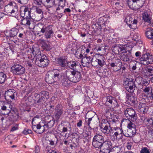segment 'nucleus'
I'll return each instance as SVG.
<instances>
[{
  "label": "nucleus",
  "mask_w": 153,
  "mask_h": 153,
  "mask_svg": "<svg viewBox=\"0 0 153 153\" xmlns=\"http://www.w3.org/2000/svg\"><path fill=\"white\" fill-rule=\"evenodd\" d=\"M122 122H126L127 123V127L128 128L133 129V128L136 129L134 124L133 121H131L128 119H123L122 120Z\"/></svg>",
  "instance_id": "29"
},
{
  "label": "nucleus",
  "mask_w": 153,
  "mask_h": 153,
  "mask_svg": "<svg viewBox=\"0 0 153 153\" xmlns=\"http://www.w3.org/2000/svg\"><path fill=\"white\" fill-rule=\"evenodd\" d=\"M6 74L3 72H0V84L4 83L7 78Z\"/></svg>",
  "instance_id": "39"
},
{
  "label": "nucleus",
  "mask_w": 153,
  "mask_h": 153,
  "mask_svg": "<svg viewBox=\"0 0 153 153\" xmlns=\"http://www.w3.org/2000/svg\"><path fill=\"white\" fill-rule=\"evenodd\" d=\"M65 56H62L58 59L59 66L66 68L68 61Z\"/></svg>",
  "instance_id": "22"
},
{
  "label": "nucleus",
  "mask_w": 153,
  "mask_h": 153,
  "mask_svg": "<svg viewBox=\"0 0 153 153\" xmlns=\"http://www.w3.org/2000/svg\"><path fill=\"white\" fill-rule=\"evenodd\" d=\"M34 3L39 5H40L42 2V1L41 0H34Z\"/></svg>",
  "instance_id": "63"
},
{
  "label": "nucleus",
  "mask_w": 153,
  "mask_h": 153,
  "mask_svg": "<svg viewBox=\"0 0 153 153\" xmlns=\"http://www.w3.org/2000/svg\"><path fill=\"white\" fill-rule=\"evenodd\" d=\"M19 31V30L16 28H13L7 32V36L10 38L15 37L16 36Z\"/></svg>",
  "instance_id": "25"
},
{
  "label": "nucleus",
  "mask_w": 153,
  "mask_h": 153,
  "mask_svg": "<svg viewBox=\"0 0 153 153\" xmlns=\"http://www.w3.org/2000/svg\"><path fill=\"white\" fill-rule=\"evenodd\" d=\"M17 95L16 92L13 89H10L7 91L5 94V98L6 100L12 99L15 100V96Z\"/></svg>",
  "instance_id": "17"
},
{
  "label": "nucleus",
  "mask_w": 153,
  "mask_h": 153,
  "mask_svg": "<svg viewBox=\"0 0 153 153\" xmlns=\"http://www.w3.org/2000/svg\"><path fill=\"white\" fill-rule=\"evenodd\" d=\"M16 4L14 2H10L4 7L5 11L8 14L10 12L11 10L16 6Z\"/></svg>",
  "instance_id": "24"
},
{
  "label": "nucleus",
  "mask_w": 153,
  "mask_h": 153,
  "mask_svg": "<svg viewBox=\"0 0 153 153\" xmlns=\"http://www.w3.org/2000/svg\"><path fill=\"white\" fill-rule=\"evenodd\" d=\"M104 139L103 137L100 134H97L94 135L93 139V141H103Z\"/></svg>",
  "instance_id": "38"
},
{
  "label": "nucleus",
  "mask_w": 153,
  "mask_h": 153,
  "mask_svg": "<svg viewBox=\"0 0 153 153\" xmlns=\"http://www.w3.org/2000/svg\"><path fill=\"white\" fill-rule=\"evenodd\" d=\"M55 0H41L42 1L46 2L48 4H49V5L50 7L53 6L55 4Z\"/></svg>",
  "instance_id": "46"
},
{
  "label": "nucleus",
  "mask_w": 153,
  "mask_h": 153,
  "mask_svg": "<svg viewBox=\"0 0 153 153\" xmlns=\"http://www.w3.org/2000/svg\"><path fill=\"white\" fill-rule=\"evenodd\" d=\"M65 0H59V6L63 8L65 5Z\"/></svg>",
  "instance_id": "55"
},
{
  "label": "nucleus",
  "mask_w": 153,
  "mask_h": 153,
  "mask_svg": "<svg viewBox=\"0 0 153 153\" xmlns=\"http://www.w3.org/2000/svg\"><path fill=\"white\" fill-rule=\"evenodd\" d=\"M125 115L126 117L131 119L132 121L134 122L137 119V116L134 110L132 108H128L124 111Z\"/></svg>",
  "instance_id": "12"
},
{
  "label": "nucleus",
  "mask_w": 153,
  "mask_h": 153,
  "mask_svg": "<svg viewBox=\"0 0 153 153\" xmlns=\"http://www.w3.org/2000/svg\"><path fill=\"white\" fill-rule=\"evenodd\" d=\"M5 111L4 115H8L10 113H13L16 111V109L13 108L10 104L4 101L0 102V110Z\"/></svg>",
  "instance_id": "5"
},
{
  "label": "nucleus",
  "mask_w": 153,
  "mask_h": 153,
  "mask_svg": "<svg viewBox=\"0 0 153 153\" xmlns=\"http://www.w3.org/2000/svg\"><path fill=\"white\" fill-rule=\"evenodd\" d=\"M32 128L33 130L38 134H42L45 130L44 125L41 126L40 124L36 125L33 124V120L32 121Z\"/></svg>",
  "instance_id": "19"
},
{
  "label": "nucleus",
  "mask_w": 153,
  "mask_h": 153,
  "mask_svg": "<svg viewBox=\"0 0 153 153\" xmlns=\"http://www.w3.org/2000/svg\"><path fill=\"white\" fill-rule=\"evenodd\" d=\"M142 16L143 20L144 22L150 24L151 23V17L147 12H145L143 13Z\"/></svg>",
  "instance_id": "33"
},
{
  "label": "nucleus",
  "mask_w": 153,
  "mask_h": 153,
  "mask_svg": "<svg viewBox=\"0 0 153 153\" xmlns=\"http://www.w3.org/2000/svg\"><path fill=\"white\" fill-rule=\"evenodd\" d=\"M140 152V153H150L149 151L146 147L142 148Z\"/></svg>",
  "instance_id": "56"
},
{
  "label": "nucleus",
  "mask_w": 153,
  "mask_h": 153,
  "mask_svg": "<svg viewBox=\"0 0 153 153\" xmlns=\"http://www.w3.org/2000/svg\"><path fill=\"white\" fill-rule=\"evenodd\" d=\"M93 59V58L90 56H85L82 59L81 61L82 65L86 67L89 65L90 63H91L92 66H96L94 62L92 61Z\"/></svg>",
  "instance_id": "16"
},
{
  "label": "nucleus",
  "mask_w": 153,
  "mask_h": 153,
  "mask_svg": "<svg viewBox=\"0 0 153 153\" xmlns=\"http://www.w3.org/2000/svg\"><path fill=\"white\" fill-rule=\"evenodd\" d=\"M146 75L148 76H152L153 75V67L148 66L146 68Z\"/></svg>",
  "instance_id": "36"
},
{
  "label": "nucleus",
  "mask_w": 153,
  "mask_h": 153,
  "mask_svg": "<svg viewBox=\"0 0 153 153\" xmlns=\"http://www.w3.org/2000/svg\"><path fill=\"white\" fill-rule=\"evenodd\" d=\"M122 134H123V131L122 129L119 128H117V132H116L114 136L116 137L117 138H118V136L120 135L122 136Z\"/></svg>",
  "instance_id": "44"
},
{
  "label": "nucleus",
  "mask_w": 153,
  "mask_h": 153,
  "mask_svg": "<svg viewBox=\"0 0 153 153\" xmlns=\"http://www.w3.org/2000/svg\"><path fill=\"white\" fill-rule=\"evenodd\" d=\"M11 71L16 75H20L24 74L25 71V68L18 64H14L11 68Z\"/></svg>",
  "instance_id": "6"
},
{
  "label": "nucleus",
  "mask_w": 153,
  "mask_h": 153,
  "mask_svg": "<svg viewBox=\"0 0 153 153\" xmlns=\"http://www.w3.org/2000/svg\"><path fill=\"white\" fill-rule=\"evenodd\" d=\"M33 10V7L30 8L25 6L23 7L20 9V15L22 17L31 18Z\"/></svg>",
  "instance_id": "10"
},
{
  "label": "nucleus",
  "mask_w": 153,
  "mask_h": 153,
  "mask_svg": "<svg viewBox=\"0 0 153 153\" xmlns=\"http://www.w3.org/2000/svg\"><path fill=\"white\" fill-rule=\"evenodd\" d=\"M125 21L127 24L131 29H134L136 27L137 20L130 16H127Z\"/></svg>",
  "instance_id": "15"
},
{
  "label": "nucleus",
  "mask_w": 153,
  "mask_h": 153,
  "mask_svg": "<svg viewBox=\"0 0 153 153\" xmlns=\"http://www.w3.org/2000/svg\"><path fill=\"white\" fill-rule=\"evenodd\" d=\"M70 82L71 81H70L68 79H66L65 80H63L62 85L65 87H68L69 86Z\"/></svg>",
  "instance_id": "49"
},
{
  "label": "nucleus",
  "mask_w": 153,
  "mask_h": 153,
  "mask_svg": "<svg viewBox=\"0 0 153 153\" xmlns=\"http://www.w3.org/2000/svg\"><path fill=\"white\" fill-rule=\"evenodd\" d=\"M42 48L44 50L46 51H49L51 49L50 45L48 44L45 42L42 45Z\"/></svg>",
  "instance_id": "42"
},
{
  "label": "nucleus",
  "mask_w": 153,
  "mask_h": 153,
  "mask_svg": "<svg viewBox=\"0 0 153 153\" xmlns=\"http://www.w3.org/2000/svg\"><path fill=\"white\" fill-rule=\"evenodd\" d=\"M146 37L149 39L153 40V29L152 28H148L146 32Z\"/></svg>",
  "instance_id": "32"
},
{
  "label": "nucleus",
  "mask_w": 153,
  "mask_h": 153,
  "mask_svg": "<svg viewBox=\"0 0 153 153\" xmlns=\"http://www.w3.org/2000/svg\"><path fill=\"white\" fill-rule=\"evenodd\" d=\"M52 26H43L41 29L40 32L45 33V36L47 39L50 38L53 34V32L51 28Z\"/></svg>",
  "instance_id": "13"
},
{
  "label": "nucleus",
  "mask_w": 153,
  "mask_h": 153,
  "mask_svg": "<svg viewBox=\"0 0 153 153\" xmlns=\"http://www.w3.org/2000/svg\"><path fill=\"white\" fill-rule=\"evenodd\" d=\"M105 22L104 21L102 17H101L98 19V24L100 27H103L105 26Z\"/></svg>",
  "instance_id": "47"
},
{
  "label": "nucleus",
  "mask_w": 153,
  "mask_h": 153,
  "mask_svg": "<svg viewBox=\"0 0 153 153\" xmlns=\"http://www.w3.org/2000/svg\"><path fill=\"white\" fill-rule=\"evenodd\" d=\"M150 91H151V93H152V95H153V94H152V88L151 87H146L143 89V91L144 92H145V93H147V94H148V93Z\"/></svg>",
  "instance_id": "54"
},
{
  "label": "nucleus",
  "mask_w": 153,
  "mask_h": 153,
  "mask_svg": "<svg viewBox=\"0 0 153 153\" xmlns=\"http://www.w3.org/2000/svg\"><path fill=\"white\" fill-rule=\"evenodd\" d=\"M18 7L16 5L12 10H11V11L8 14L13 17H15L18 14Z\"/></svg>",
  "instance_id": "40"
},
{
  "label": "nucleus",
  "mask_w": 153,
  "mask_h": 153,
  "mask_svg": "<svg viewBox=\"0 0 153 153\" xmlns=\"http://www.w3.org/2000/svg\"><path fill=\"white\" fill-rule=\"evenodd\" d=\"M18 125H16L15 126L13 127L11 129V131H13L18 129Z\"/></svg>",
  "instance_id": "64"
},
{
  "label": "nucleus",
  "mask_w": 153,
  "mask_h": 153,
  "mask_svg": "<svg viewBox=\"0 0 153 153\" xmlns=\"http://www.w3.org/2000/svg\"><path fill=\"white\" fill-rule=\"evenodd\" d=\"M80 65L78 63H76L74 61L71 60L70 61H68L67 64V65L66 67V68H70L72 71H74L76 70H77V68L78 67H80Z\"/></svg>",
  "instance_id": "20"
},
{
  "label": "nucleus",
  "mask_w": 153,
  "mask_h": 153,
  "mask_svg": "<svg viewBox=\"0 0 153 153\" xmlns=\"http://www.w3.org/2000/svg\"><path fill=\"white\" fill-rule=\"evenodd\" d=\"M145 1H136L128 0V4L130 8L136 10L140 9L143 7Z\"/></svg>",
  "instance_id": "9"
},
{
  "label": "nucleus",
  "mask_w": 153,
  "mask_h": 153,
  "mask_svg": "<svg viewBox=\"0 0 153 153\" xmlns=\"http://www.w3.org/2000/svg\"><path fill=\"white\" fill-rule=\"evenodd\" d=\"M132 145V143H127L126 147L128 149H130Z\"/></svg>",
  "instance_id": "61"
},
{
  "label": "nucleus",
  "mask_w": 153,
  "mask_h": 153,
  "mask_svg": "<svg viewBox=\"0 0 153 153\" xmlns=\"http://www.w3.org/2000/svg\"><path fill=\"white\" fill-rule=\"evenodd\" d=\"M105 104L109 106L113 107H115L118 105L116 98L111 96L107 97Z\"/></svg>",
  "instance_id": "18"
},
{
  "label": "nucleus",
  "mask_w": 153,
  "mask_h": 153,
  "mask_svg": "<svg viewBox=\"0 0 153 153\" xmlns=\"http://www.w3.org/2000/svg\"><path fill=\"white\" fill-rule=\"evenodd\" d=\"M136 133V129H133L128 128L123 131V134L126 137H132Z\"/></svg>",
  "instance_id": "23"
},
{
  "label": "nucleus",
  "mask_w": 153,
  "mask_h": 153,
  "mask_svg": "<svg viewBox=\"0 0 153 153\" xmlns=\"http://www.w3.org/2000/svg\"><path fill=\"white\" fill-rule=\"evenodd\" d=\"M32 130L28 128H25L22 131V133L25 135L28 134H32Z\"/></svg>",
  "instance_id": "52"
},
{
  "label": "nucleus",
  "mask_w": 153,
  "mask_h": 153,
  "mask_svg": "<svg viewBox=\"0 0 153 153\" xmlns=\"http://www.w3.org/2000/svg\"><path fill=\"white\" fill-rule=\"evenodd\" d=\"M48 96V92L45 91H42L39 94L37 93L34 94V100L37 103L42 102L43 101H44V99H47L49 98Z\"/></svg>",
  "instance_id": "8"
},
{
  "label": "nucleus",
  "mask_w": 153,
  "mask_h": 153,
  "mask_svg": "<svg viewBox=\"0 0 153 153\" xmlns=\"http://www.w3.org/2000/svg\"><path fill=\"white\" fill-rule=\"evenodd\" d=\"M66 75L69 80L74 83L78 82L81 79V74L77 70L74 71L68 70L66 71Z\"/></svg>",
  "instance_id": "3"
},
{
  "label": "nucleus",
  "mask_w": 153,
  "mask_h": 153,
  "mask_svg": "<svg viewBox=\"0 0 153 153\" xmlns=\"http://www.w3.org/2000/svg\"><path fill=\"white\" fill-rule=\"evenodd\" d=\"M111 142L108 140H103L102 142L100 151L104 153H109V150L112 148Z\"/></svg>",
  "instance_id": "14"
},
{
  "label": "nucleus",
  "mask_w": 153,
  "mask_h": 153,
  "mask_svg": "<svg viewBox=\"0 0 153 153\" xmlns=\"http://www.w3.org/2000/svg\"><path fill=\"white\" fill-rule=\"evenodd\" d=\"M54 120H51L47 124L44 125L45 130L47 131L48 128H50L53 126L54 124Z\"/></svg>",
  "instance_id": "35"
},
{
  "label": "nucleus",
  "mask_w": 153,
  "mask_h": 153,
  "mask_svg": "<svg viewBox=\"0 0 153 153\" xmlns=\"http://www.w3.org/2000/svg\"><path fill=\"white\" fill-rule=\"evenodd\" d=\"M115 64L118 66V68H114V71H117L120 69L121 66H122V63L121 60L120 59H116L114 62Z\"/></svg>",
  "instance_id": "37"
},
{
  "label": "nucleus",
  "mask_w": 153,
  "mask_h": 153,
  "mask_svg": "<svg viewBox=\"0 0 153 153\" xmlns=\"http://www.w3.org/2000/svg\"><path fill=\"white\" fill-rule=\"evenodd\" d=\"M112 50L115 54H118L123 51V47L121 45L120 46L116 45L113 48Z\"/></svg>",
  "instance_id": "31"
},
{
  "label": "nucleus",
  "mask_w": 153,
  "mask_h": 153,
  "mask_svg": "<svg viewBox=\"0 0 153 153\" xmlns=\"http://www.w3.org/2000/svg\"><path fill=\"white\" fill-rule=\"evenodd\" d=\"M49 61L45 55L39 54L37 56L35 61V64L40 67L44 68L49 64Z\"/></svg>",
  "instance_id": "4"
},
{
  "label": "nucleus",
  "mask_w": 153,
  "mask_h": 153,
  "mask_svg": "<svg viewBox=\"0 0 153 153\" xmlns=\"http://www.w3.org/2000/svg\"><path fill=\"white\" fill-rule=\"evenodd\" d=\"M102 142L100 141H93L92 145L94 147L100 149Z\"/></svg>",
  "instance_id": "41"
},
{
  "label": "nucleus",
  "mask_w": 153,
  "mask_h": 153,
  "mask_svg": "<svg viewBox=\"0 0 153 153\" xmlns=\"http://www.w3.org/2000/svg\"><path fill=\"white\" fill-rule=\"evenodd\" d=\"M123 55L121 56L122 59L125 62H128L132 60V57L131 55L129 53H128L127 52H123Z\"/></svg>",
  "instance_id": "27"
},
{
  "label": "nucleus",
  "mask_w": 153,
  "mask_h": 153,
  "mask_svg": "<svg viewBox=\"0 0 153 153\" xmlns=\"http://www.w3.org/2000/svg\"><path fill=\"white\" fill-rule=\"evenodd\" d=\"M140 78H137L134 80L132 78H127L124 81V85L126 90L130 93H132L134 92L135 87L138 89L142 88V85L141 83H139L138 85L135 84V82H138L140 79Z\"/></svg>",
  "instance_id": "1"
},
{
  "label": "nucleus",
  "mask_w": 153,
  "mask_h": 153,
  "mask_svg": "<svg viewBox=\"0 0 153 153\" xmlns=\"http://www.w3.org/2000/svg\"><path fill=\"white\" fill-rule=\"evenodd\" d=\"M110 111V110H109L107 111L105 114V115L108 118L112 119L113 117V114H111Z\"/></svg>",
  "instance_id": "48"
},
{
  "label": "nucleus",
  "mask_w": 153,
  "mask_h": 153,
  "mask_svg": "<svg viewBox=\"0 0 153 153\" xmlns=\"http://www.w3.org/2000/svg\"><path fill=\"white\" fill-rule=\"evenodd\" d=\"M132 47L131 46H126V47H123V52H127L128 53H129L131 54V51Z\"/></svg>",
  "instance_id": "45"
},
{
  "label": "nucleus",
  "mask_w": 153,
  "mask_h": 153,
  "mask_svg": "<svg viewBox=\"0 0 153 153\" xmlns=\"http://www.w3.org/2000/svg\"><path fill=\"white\" fill-rule=\"evenodd\" d=\"M109 64H110V66L113 68V70L114 68H118V66L116 64H115L114 62L110 63Z\"/></svg>",
  "instance_id": "58"
},
{
  "label": "nucleus",
  "mask_w": 153,
  "mask_h": 153,
  "mask_svg": "<svg viewBox=\"0 0 153 153\" xmlns=\"http://www.w3.org/2000/svg\"><path fill=\"white\" fill-rule=\"evenodd\" d=\"M40 152L39 147L38 146H36L35 147L34 152L33 153H39Z\"/></svg>",
  "instance_id": "62"
},
{
  "label": "nucleus",
  "mask_w": 153,
  "mask_h": 153,
  "mask_svg": "<svg viewBox=\"0 0 153 153\" xmlns=\"http://www.w3.org/2000/svg\"><path fill=\"white\" fill-rule=\"evenodd\" d=\"M57 76V70L55 69L48 71L46 74L45 79L46 82L48 83L52 84L55 85L56 88L57 82L55 81L56 77Z\"/></svg>",
  "instance_id": "2"
},
{
  "label": "nucleus",
  "mask_w": 153,
  "mask_h": 153,
  "mask_svg": "<svg viewBox=\"0 0 153 153\" xmlns=\"http://www.w3.org/2000/svg\"><path fill=\"white\" fill-rule=\"evenodd\" d=\"M103 47H100V46H97L96 47L95 49L97 51H101L102 50L105 49V48H103Z\"/></svg>",
  "instance_id": "59"
},
{
  "label": "nucleus",
  "mask_w": 153,
  "mask_h": 153,
  "mask_svg": "<svg viewBox=\"0 0 153 153\" xmlns=\"http://www.w3.org/2000/svg\"><path fill=\"white\" fill-rule=\"evenodd\" d=\"M9 38V39L10 41L15 44H16L19 42V39L17 38L16 36L15 37H13Z\"/></svg>",
  "instance_id": "51"
},
{
  "label": "nucleus",
  "mask_w": 153,
  "mask_h": 153,
  "mask_svg": "<svg viewBox=\"0 0 153 153\" xmlns=\"http://www.w3.org/2000/svg\"><path fill=\"white\" fill-rule=\"evenodd\" d=\"M29 51L30 52V53H32L33 55L36 54V52L35 51V50L33 47L32 48H30Z\"/></svg>",
  "instance_id": "60"
},
{
  "label": "nucleus",
  "mask_w": 153,
  "mask_h": 153,
  "mask_svg": "<svg viewBox=\"0 0 153 153\" xmlns=\"http://www.w3.org/2000/svg\"><path fill=\"white\" fill-rule=\"evenodd\" d=\"M140 60L141 64L147 65L153 62V56L147 53L143 55Z\"/></svg>",
  "instance_id": "11"
},
{
  "label": "nucleus",
  "mask_w": 153,
  "mask_h": 153,
  "mask_svg": "<svg viewBox=\"0 0 153 153\" xmlns=\"http://www.w3.org/2000/svg\"><path fill=\"white\" fill-rule=\"evenodd\" d=\"M31 18L22 17L21 20V24L25 27L34 29L35 27V22L31 21Z\"/></svg>",
  "instance_id": "7"
},
{
  "label": "nucleus",
  "mask_w": 153,
  "mask_h": 153,
  "mask_svg": "<svg viewBox=\"0 0 153 153\" xmlns=\"http://www.w3.org/2000/svg\"><path fill=\"white\" fill-rule=\"evenodd\" d=\"M42 143L44 146L47 148L49 144V139H45L43 140Z\"/></svg>",
  "instance_id": "53"
},
{
  "label": "nucleus",
  "mask_w": 153,
  "mask_h": 153,
  "mask_svg": "<svg viewBox=\"0 0 153 153\" xmlns=\"http://www.w3.org/2000/svg\"><path fill=\"white\" fill-rule=\"evenodd\" d=\"M109 127H110V131L109 132V133L108 135H110V136H114V127H111L110 126V125H109Z\"/></svg>",
  "instance_id": "57"
},
{
  "label": "nucleus",
  "mask_w": 153,
  "mask_h": 153,
  "mask_svg": "<svg viewBox=\"0 0 153 153\" xmlns=\"http://www.w3.org/2000/svg\"><path fill=\"white\" fill-rule=\"evenodd\" d=\"M109 125H105L103 126L102 124L103 127H101L102 132L105 135H108L109 133L110 127H109V124L108 123Z\"/></svg>",
  "instance_id": "34"
},
{
  "label": "nucleus",
  "mask_w": 153,
  "mask_h": 153,
  "mask_svg": "<svg viewBox=\"0 0 153 153\" xmlns=\"http://www.w3.org/2000/svg\"><path fill=\"white\" fill-rule=\"evenodd\" d=\"M31 19L35 21H40L43 17V15L37 14L36 13L33 12L32 13Z\"/></svg>",
  "instance_id": "30"
},
{
  "label": "nucleus",
  "mask_w": 153,
  "mask_h": 153,
  "mask_svg": "<svg viewBox=\"0 0 153 153\" xmlns=\"http://www.w3.org/2000/svg\"><path fill=\"white\" fill-rule=\"evenodd\" d=\"M62 108V106L61 105H58V119L63 113V110Z\"/></svg>",
  "instance_id": "50"
},
{
  "label": "nucleus",
  "mask_w": 153,
  "mask_h": 153,
  "mask_svg": "<svg viewBox=\"0 0 153 153\" xmlns=\"http://www.w3.org/2000/svg\"><path fill=\"white\" fill-rule=\"evenodd\" d=\"M105 60V59L104 56L102 55H100L96 58L95 61L98 62V64L99 65L102 66L106 65Z\"/></svg>",
  "instance_id": "28"
},
{
  "label": "nucleus",
  "mask_w": 153,
  "mask_h": 153,
  "mask_svg": "<svg viewBox=\"0 0 153 153\" xmlns=\"http://www.w3.org/2000/svg\"><path fill=\"white\" fill-rule=\"evenodd\" d=\"M33 12L36 13L38 14H41L42 15H43V12L41 9L37 7H33Z\"/></svg>",
  "instance_id": "43"
},
{
  "label": "nucleus",
  "mask_w": 153,
  "mask_h": 153,
  "mask_svg": "<svg viewBox=\"0 0 153 153\" xmlns=\"http://www.w3.org/2000/svg\"><path fill=\"white\" fill-rule=\"evenodd\" d=\"M138 109L139 112L145 114L148 111V107L145 103H140L138 106Z\"/></svg>",
  "instance_id": "26"
},
{
  "label": "nucleus",
  "mask_w": 153,
  "mask_h": 153,
  "mask_svg": "<svg viewBox=\"0 0 153 153\" xmlns=\"http://www.w3.org/2000/svg\"><path fill=\"white\" fill-rule=\"evenodd\" d=\"M126 97L128 102L131 105L136 104L137 102V98L133 96H131L130 94L126 93Z\"/></svg>",
  "instance_id": "21"
}]
</instances>
